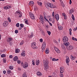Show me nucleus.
I'll return each mask as SVG.
<instances>
[{"label":"nucleus","mask_w":77,"mask_h":77,"mask_svg":"<svg viewBox=\"0 0 77 77\" xmlns=\"http://www.w3.org/2000/svg\"><path fill=\"white\" fill-rule=\"evenodd\" d=\"M43 63L45 65L44 69L45 71H47V69L48 68V62L46 60H44L43 61Z\"/></svg>","instance_id":"obj_1"},{"label":"nucleus","mask_w":77,"mask_h":77,"mask_svg":"<svg viewBox=\"0 0 77 77\" xmlns=\"http://www.w3.org/2000/svg\"><path fill=\"white\" fill-rule=\"evenodd\" d=\"M29 15L31 19L32 20H35V16L31 12H29Z\"/></svg>","instance_id":"obj_2"},{"label":"nucleus","mask_w":77,"mask_h":77,"mask_svg":"<svg viewBox=\"0 0 77 77\" xmlns=\"http://www.w3.org/2000/svg\"><path fill=\"white\" fill-rule=\"evenodd\" d=\"M31 47L33 49H36V43L35 42H32L31 44Z\"/></svg>","instance_id":"obj_3"},{"label":"nucleus","mask_w":77,"mask_h":77,"mask_svg":"<svg viewBox=\"0 0 77 77\" xmlns=\"http://www.w3.org/2000/svg\"><path fill=\"white\" fill-rule=\"evenodd\" d=\"M46 44L45 42H43L42 45V51L43 52L44 50H45V48Z\"/></svg>","instance_id":"obj_4"},{"label":"nucleus","mask_w":77,"mask_h":77,"mask_svg":"<svg viewBox=\"0 0 77 77\" xmlns=\"http://www.w3.org/2000/svg\"><path fill=\"white\" fill-rule=\"evenodd\" d=\"M40 19L41 20V22L42 24H44V18L43 17V16L42 15H40Z\"/></svg>","instance_id":"obj_5"},{"label":"nucleus","mask_w":77,"mask_h":77,"mask_svg":"<svg viewBox=\"0 0 77 77\" xmlns=\"http://www.w3.org/2000/svg\"><path fill=\"white\" fill-rule=\"evenodd\" d=\"M66 63H67V65H69V61H70L69 58L68 56L66 57Z\"/></svg>","instance_id":"obj_6"},{"label":"nucleus","mask_w":77,"mask_h":77,"mask_svg":"<svg viewBox=\"0 0 77 77\" xmlns=\"http://www.w3.org/2000/svg\"><path fill=\"white\" fill-rule=\"evenodd\" d=\"M63 42H67L68 41V38L67 36H64L63 38Z\"/></svg>","instance_id":"obj_7"},{"label":"nucleus","mask_w":77,"mask_h":77,"mask_svg":"<svg viewBox=\"0 0 77 77\" xmlns=\"http://www.w3.org/2000/svg\"><path fill=\"white\" fill-rule=\"evenodd\" d=\"M8 21H5L3 23V26L5 27H6L7 26H8Z\"/></svg>","instance_id":"obj_8"},{"label":"nucleus","mask_w":77,"mask_h":77,"mask_svg":"<svg viewBox=\"0 0 77 77\" xmlns=\"http://www.w3.org/2000/svg\"><path fill=\"white\" fill-rule=\"evenodd\" d=\"M28 63H25L23 65V67L24 68H27L28 67Z\"/></svg>","instance_id":"obj_9"},{"label":"nucleus","mask_w":77,"mask_h":77,"mask_svg":"<svg viewBox=\"0 0 77 77\" xmlns=\"http://www.w3.org/2000/svg\"><path fill=\"white\" fill-rule=\"evenodd\" d=\"M54 48L56 51L57 53H60V50H59L58 48H57L55 47H54Z\"/></svg>","instance_id":"obj_10"},{"label":"nucleus","mask_w":77,"mask_h":77,"mask_svg":"<svg viewBox=\"0 0 77 77\" xmlns=\"http://www.w3.org/2000/svg\"><path fill=\"white\" fill-rule=\"evenodd\" d=\"M55 18L57 20V21H59V14H57L55 15Z\"/></svg>","instance_id":"obj_11"},{"label":"nucleus","mask_w":77,"mask_h":77,"mask_svg":"<svg viewBox=\"0 0 77 77\" xmlns=\"http://www.w3.org/2000/svg\"><path fill=\"white\" fill-rule=\"evenodd\" d=\"M60 73H63V72L64 71V68H63V67H61L60 68Z\"/></svg>","instance_id":"obj_12"},{"label":"nucleus","mask_w":77,"mask_h":77,"mask_svg":"<svg viewBox=\"0 0 77 77\" xmlns=\"http://www.w3.org/2000/svg\"><path fill=\"white\" fill-rule=\"evenodd\" d=\"M37 75L38 76L41 77V76H42V73L41 72H38L37 73Z\"/></svg>","instance_id":"obj_13"},{"label":"nucleus","mask_w":77,"mask_h":77,"mask_svg":"<svg viewBox=\"0 0 77 77\" xmlns=\"http://www.w3.org/2000/svg\"><path fill=\"white\" fill-rule=\"evenodd\" d=\"M18 60V57L15 56L14 58H13V60L14 61H17Z\"/></svg>","instance_id":"obj_14"},{"label":"nucleus","mask_w":77,"mask_h":77,"mask_svg":"<svg viewBox=\"0 0 77 77\" xmlns=\"http://www.w3.org/2000/svg\"><path fill=\"white\" fill-rule=\"evenodd\" d=\"M62 15L63 17H64V19L65 20H66L67 19V17H66V14L64 13H62Z\"/></svg>","instance_id":"obj_15"},{"label":"nucleus","mask_w":77,"mask_h":77,"mask_svg":"<svg viewBox=\"0 0 77 77\" xmlns=\"http://www.w3.org/2000/svg\"><path fill=\"white\" fill-rule=\"evenodd\" d=\"M40 63V61L39 60H36V65H39Z\"/></svg>","instance_id":"obj_16"},{"label":"nucleus","mask_w":77,"mask_h":77,"mask_svg":"<svg viewBox=\"0 0 77 77\" xmlns=\"http://www.w3.org/2000/svg\"><path fill=\"white\" fill-rule=\"evenodd\" d=\"M49 52H50L49 48H47L46 51H45V53H46V54H48V53H49Z\"/></svg>","instance_id":"obj_17"},{"label":"nucleus","mask_w":77,"mask_h":77,"mask_svg":"<svg viewBox=\"0 0 77 77\" xmlns=\"http://www.w3.org/2000/svg\"><path fill=\"white\" fill-rule=\"evenodd\" d=\"M21 55L22 56H26V52L25 51L21 53Z\"/></svg>","instance_id":"obj_18"},{"label":"nucleus","mask_w":77,"mask_h":77,"mask_svg":"<svg viewBox=\"0 0 77 77\" xmlns=\"http://www.w3.org/2000/svg\"><path fill=\"white\" fill-rule=\"evenodd\" d=\"M12 41V38L10 37L8 38L7 39V42H10V41Z\"/></svg>","instance_id":"obj_19"},{"label":"nucleus","mask_w":77,"mask_h":77,"mask_svg":"<svg viewBox=\"0 0 77 77\" xmlns=\"http://www.w3.org/2000/svg\"><path fill=\"white\" fill-rule=\"evenodd\" d=\"M64 44L65 46H68V45H69V42H64Z\"/></svg>","instance_id":"obj_20"},{"label":"nucleus","mask_w":77,"mask_h":77,"mask_svg":"<svg viewBox=\"0 0 77 77\" xmlns=\"http://www.w3.org/2000/svg\"><path fill=\"white\" fill-rule=\"evenodd\" d=\"M68 50H72L73 49V47L72 45L69 46L68 47Z\"/></svg>","instance_id":"obj_21"},{"label":"nucleus","mask_w":77,"mask_h":77,"mask_svg":"<svg viewBox=\"0 0 77 77\" xmlns=\"http://www.w3.org/2000/svg\"><path fill=\"white\" fill-rule=\"evenodd\" d=\"M50 8H55L56 7H55V6H54V5H53V4H51V6H50Z\"/></svg>","instance_id":"obj_22"},{"label":"nucleus","mask_w":77,"mask_h":77,"mask_svg":"<svg viewBox=\"0 0 77 77\" xmlns=\"http://www.w3.org/2000/svg\"><path fill=\"white\" fill-rule=\"evenodd\" d=\"M58 29L60 30H62L63 29V27L61 26H59L58 27Z\"/></svg>","instance_id":"obj_23"},{"label":"nucleus","mask_w":77,"mask_h":77,"mask_svg":"<svg viewBox=\"0 0 77 77\" xmlns=\"http://www.w3.org/2000/svg\"><path fill=\"white\" fill-rule=\"evenodd\" d=\"M20 52V49H16L15 50V53H18Z\"/></svg>","instance_id":"obj_24"},{"label":"nucleus","mask_w":77,"mask_h":77,"mask_svg":"<svg viewBox=\"0 0 77 77\" xmlns=\"http://www.w3.org/2000/svg\"><path fill=\"white\" fill-rule=\"evenodd\" d=\"M34 4L33 2L32 1H31L29 3V5H32Z\"/></svg>","instance_id":"obj_25"},{"label":"nucleus","mask_w":77,"mask_h":77,"mask_svg":"<svg viewBox=\"0 0 77 77\" xmlns=\"http://www.w3.org/2000/svg\"><path fill=\"white\" fill-rule=\"evenodd\" d=\"M11 71L10 70V69H8L7 70V73L8 74H11Z\"/></svg>","instance_id":"obj_26"},{"label":"nucleus","mask_w":77,"mask_h":77,"mask_svg":"<svg viewBox=\"0 0 77 77\" xmlns=\"http://www.w3.org/2000/svg\"><path fill=\"white\" fill-rule=\"evenodd\" d=\"M18 15H20L19 16V17H22V14H23L21 12H19V13L18 14Z\"/></svg>","instance_id":"obj_27"},{"label":"nucleus","mask_w":77,"mask_h":77,"mask_svg":"<svg viewBox=\"0 0 77 77\" xmlns=\"http://www.w3.org/2000/svg\"><path fill=\"white\" fill-rule=\"evenodd\" d=\"M46 18H47V17L46 16H44V20H45V21H48V22H49L48 20Z\"/></svg>","instance_id":"obj_28"},{"label":"nucleus","mask_w":77,"mask_h":77,"mask_svg":"<svg viewBox=\"0 0 77 77\" xmlns=\"http://www.w3.org/2000/svg\"><path fill=\"white\" fill-rule=\"evenodd\" d=\"M71 59H72V60H74V59H75V57H74L73 56H72V55H71Z\"/></svg>","instance_id":"obj_29"},{"label":"nucleus","mask_w":77,"mask_h":77,"mask_svg":"<svg viewBox=\"0 0 77 77\" xmlns=\"http://www.w3.org/2000/svg\"><path fill=\"white\" fill-rule=\"evenodd\" d=\"M9 68L11 70H12L14 69V66H10L9 67Z\"/></svg>","instance_id":"obj_30"},{"label":"nucleus","mask_w":77,"mask_h":77,"mask_svg":"<svg viewBox=\"0 0 77 77\" xmlns=\"http://www.w3.org/2000/svg\"><path fill=\"white\" fill-rule=\"evenodd\" d=\"M71 31H72V29H71L70 28L69 29V34L70 35H71L72 33L71 32Z\"/></svg>","instance_id":"obj_31"},{"label":"nucleus","mask_w":77,"mask_h":77,"mask_svg":"<svg viewBox=\"0 0 77 77\" xmlns=\"http://www.w3.org/2000/svg\"><path fill=\"white\" fill-rule=\"evenodd\" d=\"M37 3L38 5H39L40 6H41V5H42V2H38Z\"/></svg>","instance_id":"obj_32"},{"label":"nucleus","mask_w":77,"mask_h":77,"mask_svg":"<svg viewBox=\"0 0 77 77\" xmlns=\"http://www.w3.org/2000/svg\"><path fill=\"white\" fill-rule=\"evenodd\" d=\"M24 43V41H22L20 43V45H23Z\"/></svg>","instance_id":"obj_33"},{"label":"nucleus","mask_w":77,"mask_h":77,"mask_svg":"<svg viewBox=\"0 0 77 77\" xmlns=\"http://www.w3.org/2000/svg\"><path fill=\"white\" fill-rule=\"evenodd\" d=\"M1 57H6V55L5 54H2L1 56Z\"/></svg>","instance_id":"obj_34"},{"label":"nucleus","mask_w":77,"mask_h":77,"mask_svg":"<svg viewBox=\"0 0 77 77\" xmlns=\"http://www.w3.org/2000/svg\"><path fill=\"white\" fill-rule=\"evenodd\" d=\"M72 18L73 21H74V20H75V18H74V15L72 14Z\"/></svg>","instance_id":"obj_35"},{"label":"nucleus","mask_w":77,"mask_h":77,"mask_svg":"<svg viewBox=\"0 0 77 77\" xmlns=\"http://www.w3.org/2000/svg\"><path fill=\"white\" fill-rule=\"evenodd\" d=\"M74 11L72 10H70L69 11V13L70 14H72V13H73Z\"/></svg>","instance_id":"obj_36"},{"label":"nucleus","mask_w":77,"mask_h":77,"mask_svg":"<svg viewBox=\"0 0 77 77\" xmlns=\"http://www.w3.org/2000/svg\"><path fill=\"white\" fill-rule=\"evenodd\" d=\"M33 33H31V35L29 36V38H32V37H33Z\"/></svg>","instance_id":"obj_37"},{"label":"nucleus","mask_w":77,"mask_h":77,"mask_svg":"<svg viewBox=\"0 0 77 77\" xmlns=\"http://www.w3.org/2000/svg\"><path fill=\"white\" fill-rule=\"evenodd\" d=\"M20 27H21L23 28V27H24V24H20Z\"/></svg>","instance_id":"obj_38"},{"label":"nucleus","mask_w":77,"mask_h":77,"mask_svg":"<svg viewBox=\"0 0 77 77\" xmlns=\"http://www.w3.org/2000/svg\"><path fill=\"white\" fill-rule=\"evenodd\" d=\"M47 5L48 6H49V7H50V6H51V4L49 3H47Z\"/></svg>","instance_id":"obj_39"},{"label":"nucleus","mask_w":77,"mask_h":77,"mask_svg":"<svg viewBox=\"0 0 77 77\" xmlns=\"http://www.w3.org/2000/svg\"><path fill=\"white\" fill-rule=\"evenodd\" d=\"M6 7H7V9H10V8H11V6L9 5L6 6Z\"/></svg>","instance_id":"obj_40"},{"label":"nucleus","mask_w":77,"mask_h":77,"mask_svg":"<svg viewBox=\"0 0 77 77\" xmlns=\"http://www.w3.org/2000/svg\"><path fill=\"white\" fill-rule=\"evenodd\" d=\"M8 20L9 22H11V18H9V17H8Z\"/></svg>","instance_id":"obj_41"},{"label":"nucleus","mask_w":77,"mask_h":77,"mask_svg":"<svg viewBox=\"0 0 77 77\" xmlns=\"http://www.w3.org/2000/svg\"><path fill=\"white\" fill-rule=\"evenodd\" d=\"M16 26L17 27H19L20 26V23H17L16 24Z\"/></svg>","instance_id":"obj_42"},{"label":"nucleus","mask_w":77,"mask_h":77,"mask_svg":"<svg viewBox=\"0 0 77 77\" xmlns=\"http://www.w3.org/2000/svg\"><path fill=\"white\" fill-rule=\"evenodd\" d=\"M32 63L33 65H35V60H32Z\"/></svg>","instance_id":"obj_43"},{"label":"nucleus","mask_w":77,"mask_h":77,"mask_svg":"<svg viewBox=\"0 0 77 77\" xmlns=\"http://www.w3.org/2000/svg\"><path fill=\"white\" fill-rule=\"evenodd\" d=\"M23 77H27V75H26V74H23Z\"/></svg>","instance_id":"obj_44"},{"label":"nucleus","mask_w":77,"mask_h":77,"mask_svg":"<svg viewBox=\"0 0 77 77\" xmlns=\"http://www.w3.org/2000/svg\"><path fill=\"white\" fill-rule=\"evenodd\" d=\"M62 73H60V77H63V74H62Z\"/></svg>","instance_id":"obj_45"},{"label":"nucleus","mask_w":77,"mask_h":77,"mask_svg":"<svg viewBox=\"0 0 77 77\" xmlns=\"http://www.w3.org/2000/svg\"><path fill=\"white\" fill-rule=\"evenodd\" d=\"M52 60V61H57V60L55 58H53Z\"/></svg>","instance_id":"obj_46"},{"label":"nucleus","mask_w":77,"mask_h":77,"mask_svg":"<svg viewBox=\"0 0 77 77\" xmlns=\"http://www.w3.org/2000/svg\"><path fill=\"white\" fill-rule=\"evenodd\" d=\"M47 32L48 34V35H50L51 34V32H50V31H47Z\"/></svg>","instance_id":"obj_47"},{"label":"nucleus","mask_w":77,"mask_h":77,"mask_svg":"<svg viewBox=\"0 0 77 77\" xmlns=\"http://www.w3.org/2000/svg\"><path fill=\"white\" fill-rule=\"evenodd\" d=\"M15 33H18V30H16L15 31Z\"/></svg>","instance_id":"obj_48"},{"label":"nucleus","mask_w":77,"mask_h":77,"mask_svg":"<svg viewBox=\"0 0 77 77\" xmlns=\"http://www.w3.org/2000/svg\"><path fill=\"white\" fill-rule=\"evenodd\" d=\"M3 61L4 63H6V60L5 59V58H3Z\"/></svg>","instance_id":"obj_49"},{"label":"nucleus","mask_w":77,"mask_h":77,"mask_svg":"<svg viewBox=\"0 0 77 77\" xmlns=\"http://www.w3.org/2000/svg\"><path fill=\"white\" fill-rule=\"evenodd\" d=\"M9 57L10 59H12V57H13V56H12V55H10L9 56Z\"/></svg>","instance_id":"obj_50"},{"label":"nucleus","mask_w":77,"mask_h":77,"mask_svg":"<svg viewBox=\"0 0 77 77\" xmlns=\"http://www.w3.org/2000/svg\"><path fill=\"white\" fill-rule=\"evenodd\" d=\"M25 23L26 24H28V20H26L25 21Z\"/></svg>","instance_id":"obj_51"},{"label":"nucleus","mask_w":77,"mask_h":77,"mask_svg":"<svg viewBox=\"0 0 77 77\" xmlns=\"http://www.w3.org/2000/svg\"><path fill=\"white\" fill-rule=\"evenodd\" d=\"M40 41L41 42H43V39L42 38H41L40 39Z\"/></svg>","instance_id":"obj_52"},{"label":"nucleus","mask_w":77,"mask_h":77,"mask_svg":"<svg viewBox=\"0 0 77 77\" xmlns=\"http://www.w3.org/2000/svg\"><path fill=\"white\" fill-rule=\"evenodd\" d=\"M17 63L19 64H20V63H21V61L18 60V61H17Z\"/></svg>","instance_id":"obj_53"},{"label":"nucleus","mask_w":77,"mask_h":77,"mask_svg":"<svg viewBox=\"0 0 77 77\" xmlns=\"http://www.w3.org/2000/svg\"><path fill=\"white\" fill-rule=\"evenodd\" d=\"M42 35L43 36H45V33H44V32L43 31H42Z\"/></svg>","instance_id":"obj_54"},{"label":"nucleus","mask_w":77,"mask_h":77,"mask_svg":"<svg viewBox=\"0 0 77 77\" xmlns=\"http://www.w3.org/2000/svg\"><path fill=\"white\" fill-rule=\"evenodd\" d=\"M6 71L4 70V71H3V73L4 74H6Z\"/></svg>","instance_id":"obj_55"},{"label":"nucleus","mask_w":77,"mask_h":77,"mask_svg":"<svg viewBox=\"0 0 77 77\" xmlns=\"http://www.w3.org/2000/svg\"><path fill=\"white\" fill-rule=\"evenodd\" d=\"M4 9H5V10H7V7H6V6H5V7H4Z\"/></svg>","instance_id":"obj_56"},{"label":"nucleus","mask_w":77,"mask_h":77,"mask_svg":"<svg viewBox=\"0 0 77 77\" xmlns=\"http://www.w3.org/2000/svg\"><path fill=\"white\" fill-rule=\"evenodd\" d=\"M72 40H73V41H75V38L73 37H72Z\"/></svg>","instance_id":"obj_57"},{"label":"nucleus","mask_w":77,"mask_h":77,"mask_svg":"<svg viewBox=\"0 0 77 77\" xmlns=\"http://www.w3.org/2000/svg\"><path fill=\"white\" fill-rule=\"evenodd\" d=\"M77 30V27L76 28H75L73 29V30H74V31H75L76 30Z\"/></svg>","instance_id":"obj_58"},{"label":"nucleus","mask_w":77,"mask_h":77,"mask_svg":"<svg viewBox=\"0 0 77 77\" xmlns=\"http://www.w3.org/2000/svg\"><path fill=\"white\" fill-rule=\"evenodd\" d=\"M54 12H52V17H54Z\"/></svg>","instance_id":"obj_59"},{"label":"nucleus","mask_w":77,"mask_h":77,"mask_svg":"<svg viewBox=\"0 0 77 77\" xmlns=\"http://www.w3.org/2000/svg\"><path fill=\"white\" fill-rule=\"evenodd\" d=\"M48 23H49L50 25V26H52V24H51V23H50V22H48Z\"/></svg>","instance_id":"obj_60"},{"label":"nucleus","mask_w":77,"mask_h":77,"mask_svg":"<svg viewBox=\"0 0 77 77\" xmlns=\"http://www.w3.org/2000/svg\"><path fill=\"white\" fill-rule=\"evenodd\" d=\"M72 3V2L71 1V0H70L69 1V4L70 5H71V3Z\"/></svg>","instance_id":"obj_61"},{"label":"nucleus","mask_w":77,"mask_h":77,"mask_svg":"<svg viewBox=\"0 0 77 77\" xmlns=\"http://www.w3.org/2000/svg\"><path fill=\"white\" fill-rule=\"evenodd\" d=\"M9 44H10V45H12V43L11 42H9Z\"/></svg>","instance_id":"obj_62"},{"label":"nucleus","mask_w":77,"mask_h":77,"mask_svg":"<svg viewBox=\"0 0 77 77\" xmlns=\"http://www.w3.org/2000/svg\"><path fill=\"white\" fill-rule=\"evenodd\" d=\"M54 21H55L54 20L53 21H52V23H53V24L54 23Z\"/></svg>","instance_id":"obj_63"},{"label":"nucleus","mask_w":77,"mask_h":77,"mask_svg":"<svg viewBox=\"0 0 77 77\" xmlns=\"http://www.w3.org/2000/svg\"><path fill=\"white\" fill-rule=\"evenodd\" d=\"M19 30H21L22 29V28L21 27L19 28Z\"/></svg>","instance_id":"obj_64"}]
</instances>
